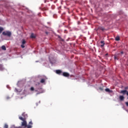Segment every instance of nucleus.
Segmentation results:
<instances>
[{
    "label": "nucleus",
    "mask_w": 128,
    "mask_h": 128,
    "mask_svg": "<svg viewBox=\"0 0 128 128\" xmlns=\"http://www.w3.org/2000/svg\"><path fill=\"white\" fill-rule=\"evenodd\" d=\"M4 128H8V126L7 124H5Z\"/></svg>",
    "instance_id": "19"
},
{
    "label": "nucleus",
    "mask_w": 128,
    "mask_h": 128,
    "mask_svg": "<svg viewBox=\"0 0 128 128\" xmlns=\"http://www.w3.org/2000/svg\"><path fill=\"white\" fill-rule=\"evenodd\" d=\"M46 34H48V32H46Z\"/></svg>",
    "instance_id": "26"
},
{
    "label": "nucleus",
    "mask_w": 128,
    "mask_h": 128,
    "mask_svg": "<svg viewBox=\"0 0 128 128\" xmlns=\"http://www.w3.org/2000/svg\"><path fill=\"white\" fill-rule=\"evenodd\" d=\"M26 42V40H24V39H23L22 40V44H24Z\"/></svg>",
    "instance_id": "16"
},
{
    "label": "nucleus",
    "mask_w": 128,
    "mask_h": 128,
    "mask_svg": "<svg viewBox=\"0 0 128 128\" xmlns=\"http://www.w3.org/2000/svg\"><path fill=\"white\" fill-rule=\"evenodd\" d=\"M62 70H56V73L58 74H62Z\"/></svg>",
    "instance_id": "10"
},
{
    "label": "nucleus",
    "mask_w": 128,
    "mask_h": 128,
    "mask_svg": "<svg viewBox=\"0 0 128 128\" xmlns=\"http://www.w3.org/2000/svg\"><path fill=\"white\" fill-rule=\"evenodd\" d=\"M99 90H104V88H99Z\"/></svg>",
    "instance_id": "22"
},
{
    "label": "nucleus",
    "mask_w": 128,
    "mask_h": 128,
    "mask_svg": "<svg viewBox=\"0 0 128 128\" xmlns=\"http://www.w3.org/2000/svg\"><path fill=\"white\" fill-rule=\"evenodd\" d=\"M31 38H36V36H34V33H32L30 35Z\"/></svg>",
    "instance_id": "11"
},
{
    "label": "nucleus",
    "mask_w": 128,
    "mask_h": 128,
    "mask_svg": "<svg viewBox=\"0 0 128 128\" xmlns=\"http://www.w3.org/2000/svg\"><path fill=\"white\" fill-rule=\"evenodd\" d=\"M126 106H128V102H126Z\"/></svg>",
    "instance_id": "23"
},
{
    "label": "nucleus",
    "mask_w": 128,
    "mask_h": 128,
    "mask_svg": "<svg viewBox=\"0 0 128 128\" xmlns=\"http://www.w3.org/2000/svg\"><path fill=\"white\" fill-rule=\"evenodd\" d=\"M120 54H124V52H122V51L121 52H120Z\"/></svg>",
    "instance_id": "25"
},
{
    "label": "nucleus",
    "mask_w": 128,
    "mask_h": 128,
    "mask_svg": "<svg viewBox=\"0 0 128 128\" xmlns=\"http://www.w3.org/2000/svg\"><path fill=\"white\" fill-rule=\"evenodd\" d=\"M29 124H32V122H29Z\"/></svg>",
    "instance_id": "24"
},
{
    "label": "nucleus",
    "mask_w": 128,
    "mask_h": 128,
    "mask_svg": "<svg viewBox=\"0 0 128 128\" xmlns=\"http://www.w3.org/2000/svg\"><path fill=\"white\" fill-rule=\"evenodd\" d=\"M46 82V79L42 78V79H41L40 82H41V84H44V82Z\"/></svg>",
    "instance_id": "13"
},
{
    "label": "nucleus",
    "mask_w": 128,
    "mask_h": 128,
    "mask_svg": "<svg viewBox=\"0 0 128 128\" xmlns=\"http://www.w3.org/2000/svg\"><path fill=\"white\" fill-rule=\"evenodd\" d=\"M26 126H27V128H32V126H30V125H28Z\"/></svg>",
    "instance_id": "21"
},
{
    "label": "nucleus",
    "mask_w": 128,
    "mask_h": 128,
    "mask_svg": "<svg viewBox=\"0 0 128 128\" xmlns=\"http://www.w3.org/2000/svg\"><path fill=\"white\" fill-rule=\"evenodd\" d=\"M108 54H106V56H108Z\"/></svg>",
    "instance_id": "29"
},
{
    "label": "nucleus",
    "mask_w": 128,
    "mask_h": 128,
    "mask_svg": "<svg viewBox=\"0 0 128 128\" xmlns=\"http://www.w3.org/2000/svg\"><path fill=\"white\" fill-rule=\"evenodd\" d=\"M105 91L106 92H112V90H110L109 88H108L105 89Z\"/></svg>",
    "instance_id": "7"
},
{
    "label": "nucleus",
    "mask_w": 128,
    "mask_h": 128,
    "mask_svg": "<svg viewBox=\"0 0 128 128\" xmlns=\"http://www.w3.org/2000/svg\"><path fill=\"white\" fill-rule=\"evenodd\" d=\"M62 76L66 78H68V76H70V74L66 72H64L62 73Z\"/></svg>",
    "instance_id": "4"
},
{
    "label": "nucleus",
    "mask_w": 128,
    "mask_h": 128,
    "mask_svg": "<svg viewBox=\"0 0 128 128\" xmlns=\"http://www.w3.org/2000/svg\"><path fill=\"white\" fill-rule=\"evenodd\" d=\"M2 30H4V28H2V27H0V34H2Z\"/></svg>",
    "instance_id": "15"
},
{
    "label": "nucleus",
    "mask_w": 128,
    "mask_h": 128,
    "mask_svg": "<svg viewBox=\"0 0 128 128\" xmlns=\"http://www.w3.org/2000/svg\"><path fill=\"white\" fill-rule=\"evenodd\" d=\"M30 90L31 92H34V87H31Z\"/></svg>",
    "instance_id": "18"
},
{
    "label": "nucleus",
    "mask_w": 128,
    "mask_h": 128,
    "mask_svg": "<svg viewBox=\"0 0 128 128\" xmlns=\"http://www.w3.org/2000/svg\"><path fill=\"white\" fill-rule=\"evenodd\" d=\"M58 38H61L60 36H58Z\"/></svg>",
    "instance_id": "27"
},
{
    "label": "nucleus",
    "mask_w": 128,
    "mask_h": 128,
    "mask_svg": "<svg viewBox=\"0 0 128 128\" xmlns=\"http://www.w3.org/2000/svg\"><path fill=\"white\" fill-rule=\"evenodd\" d=\"M2 34L3 36H8V38H10V36H12V32L10 31H4L2 32Z\"/></svg>",
    "instance_id": "1"
},
{
    "label": "nucleus",
    "mask_w": 128,
    "mask_h": 128,
    "mask_svg": "<svg viewBox=\"0 0 128 128\" xmlns=\"http://www.w3.org/2000/svg\"><path fill=\"white\" fill-rule=\"evenodd\" d=\"M119 98L120 100H124V96H120Z\"/></svg>",
    "instance_id": "8"
},
{
    "label": "nucleus",
    "mask_w": 128,
    "mask_h": 128,
    "mask_svg": "<svg viewBox=\"0 0 128 128\" xmlns=\"http://www.w3.org/2000/svg\"><path fill=\"white\" fill-rule=\"evenodd\" d=\"M128 92L126 90H122L120 92V94H126Z\"/></svg>",
    "instance_id": "5"
},
{
    "label": "nucleus",
    "mask_w": 128,
    "mask_h": 128,
    "mask_svg": "<svg viewBox=\"0 0 128 128\" xmlns=\"http://www.w3.org/2000/svg\"><path fill=\"white\" fill-rule=\"evenodd\" d=\"M100 44H102V45H100L101 48H104V41L102 40L100 41Z\"/></svg>",
    "instance_id": "6"
},
{
    "label": "nucleus",
    "mask_w": 128,
    "mask_h": 128,
    "mask_svg": "<svg viewBox=\"0 0 128 128\" xmlns=\"http://www.w3.org/2000/svg\"><path fill=\"white\" fill-rule=\"evenodd\" d=\"M1 48L2 50H6V46L4 45L2 46Z\"/></svg>",
    "instance_id": "9"
},
{
    "label": "nucleus",
    "mask_w": 128,
    "mask_h": 128,
    "mask_svg": "<svg viewBox=\"0 0 128 128\" xmlns=\"http://www.w3.org/2000/svg\"><path fill=\"white\" fill-rule=\"evenodd\" d=\"M114 58L115 60H118V56H116V55H114Z\"/></svg>",
    "instance_id": "14"
},
{
    "label": "nucleus",
    "mask_w": 128,
    "mask_h": 128,
    "mask_svg": "<svg viewBox=\"0 0 128 128\" xmlns=\"http://www.w3.org/2000/svg\"><path fill=\"white\" fill-rule=\"evenodd\" d=\"M22 126H24V128H26V126H28L26 121L24 120L22 123Z\"/></svg>",
    "instance_id": "3"
},
{
    "label": "nucleus",
    "mask_w": 128,
    "mask_h": 128,
    "mask_svg": "<svg viewBox=\"0 0 128 128\" xmlns=\"http://www.w3.org/2000/svg\"><path fill=\"white\" fill-rule=\"evenodd\" d=\"M120 38L119 36H117L116 38H115V40H116V42H118V40H120Z\"/></svg>",
    "instance_id": "12"
},
{
    "label": "nucleus",
    "mask_w": 128,
    "mask_h": 128,
    "mask_svg": "<svg viewBox=\"0 0 128 128\" xmlns=\"http://www.w3.org/2000/svg\"><path fill=\"white\" fill-rule=\"evenodd\" d=\"M16 128H20V126L16 127Z\"/></svg>",
    "instance_id": "28"
},
{
    "label": "nucleus",
    "mask_w": 128,
    "mask_h": 128,
    "mask_svg": "<svg viewBox=\"0 0 128 128\" xmlns=\"http://www.w3.org/2000/svg\"><path fill=\"white\" fill-rule=\"evenodd\" d=\"M96 32L98 30H102V32H104V30H106V29L102 26H99L96 29Z\"/></svg>",
    "instance_id": "2"
},
{
    "label": "nucleus",
    "mask_w": 128,
    "mask_h": 128,
    "mask_svg": "<svg viewBox=\"0 0 128 128\" xmlns=\"http://www.w3.org/2000/svg\"><path fill=\"white\" fill-rule=\"evenodd\" d=\"M20 120H22L24 122V118L20 116L19 117Z\"/></svg>",
    "instance_id": "17"
},
{
    "label": "nucleus",
    "mask_w": 128,
    "mask_h": 128,
    "mask_svg": "<svg viewBox=\"0 0 128 128\" xmlns=\"http://www.w3.org/2000/svg\"><path fill=\"white\" fill-rule=\"evenodd\" d=\"M21 48H24V44H22L21 45Z\"/></svg>",
    "instance_id": "20"
}]
</instances>
